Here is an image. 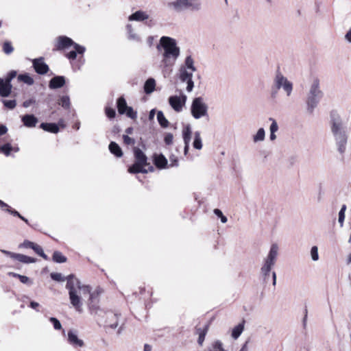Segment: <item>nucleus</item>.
Wrapping results in <instances>:
<instances>
[{
  "label": "nucleus",
  "mask_w": 351,
  "mask_h": 351,
  "mask_svg": "<svg viewBox=\"0 0 351 351\" xmlns=\"http://www.w3.org/2000/svg\"><path fill=\"white\" fill-rule=\"evenodd\" d=\"M66 288L69 290L71 304L79 312L82 311L81 300L84 297L88 296L91 302L95 297V293L90 292V287L82 284L80 280L73 275H69L66 277Z\"/></svg>",
  "instance_id": "obj_1"
},
{
  "label": "nucleus",
  "mask_w": 351,
  "mask_h": 351,
  "mask_svg": "<svg viewBox=\"0 0 351 351\" xmlns=\"http://www.w3.org/2000/svg\"><path fill=\"white\" fill-rule=\"evenodd\" d=\"M163 49L161 60V66L168 68L172 66L180 56V48L177 46L176 40L169 36H162L160 44L157 46L158 50Z\"/></svg>",
  "instance_id": "obj_2"
},
{
  "label": "nucleus",
  "mask_w": 351,
  "mask_h": 351,
  "mask_svg": "<svg viewBox=\"0 0 351 351\" xmlns=\"http://www.w3.org/2000/svg\"><path fill=\"white\" fill-rule=\"evenodd\" d=\"M330 130L333 136L335 145L340 154H343L346 149L348 134L343 125L341 117L338 114L330 117Z\"/></svg>",
  "instance_id": "obj_3"
},
{
  "label": "nucleus",
  "mask_w": 351,
  "mask_h": 351,
  "mask_svg": "<svg viewBox=\"0 0 351 351\" xmlns=\"http://www.w3.org/2000/svg\"><path fill=\"white\" fill-rule=\"evenodd\" d=\"M323 95L319 88V80L314 79L311 84L306 98L307 110L312 112Z\"/></svg>",
  "instance_id": "obj_4"
},
{
  "label": "nucleus",
  "mask_w": 351,
  "mask_h": 351,
  "mask_svg": "<svg viewBox=\"0 0 351 351\" xmlns=\"http://www.w3.org/2000/svg\"><path fill=\"white\" fill-rule=\"evenodd\" d=\"M191 114L195 119L208 116V106L203 97H197L193 99L191 105Z\"/></svg>",
  "instance_id": "obj_5"
},
{
  "label": "nucleus",
  "mask_w": 351,
  "mask_h": 351,
  "mask_svg": "<svg viewBox=\"0 0 351 351\" xmlns=\"http://www.w3.org/2000/svg\"><path fill=\"white\" fill-rule=\"evenodd\" d=\"M135 162L128 169L130 173H147L145 167L148 165L147 158L145 154L137 147L134 148Z\"/></svg>",
  "instance_id": "obj_6"
},
{
  "label": "nucleus",
  "mask_w": 351,
  "mask_h": 351,
  "mask_svg": "<svg viewBox=\"0 0 351 351\" xmlns=\"http://www.w3.org/2000/svg\"><path fill=\"white\" fill-rule=\"evenodd\" d=\"M169 5L173 7L177 12L185 9L192 11H198L201 9V3L198 0H176L169 3Z\"/></svg>",
  "instance_id": "obj_7"
},
{
  "label": "nucleus",
  "mask_w": 351,
  "mask_h": 351,
  "mask_svg": "<svg viewBox=\"0 0 351 351\" xmlns=\"http://www.w3.org/2000/svg\"><path fill=\"white\" fill-rule=\"evenodd\" d=\"M274 85L277 90L282 89L288 97L292 93L293 83L280 72L276 74Z\"/></svg>",
  "instance_id": "obj_8"
},
{
  "label": "nucleus",
  "mask_w": 351,
  "mask_h": 351,
  "mask_svg": "<svg viewBox=\"0 0 351 351\" xmlns=\"http://www.w3.org/2000/svg\"><path fill=\"white\" fill-rule=\"evenodd\" d=\"M279 252V247L278 244L273 243L266 257L263 261V265L261 267L272 269L274 267Z\"/></svg>",
  "instance_id": "obj_9"
},
{
  "label": "nucleus",
  "mask_w": 351,
  "mask_h": 351,
  "mask_svg": "<svg viewBox=\"0 0 351 351\" xmlns=\"http://www.w3.org/2000/svg\"><path fill=\"white\" fill-rule=\"evenodd\" d=\"M16 75V72L12 71L10 72L5 79L0 78V95L1 97H8L12 90L11 81Z\"/></svg>",
  "instance_id": "obj_10"
},
{
  "label": "nucleus",
  "mask_w": 351,
  "mask_h": 351,
  "mask_svg": "<svg viewBox=\"0 0 351 351\" xmlns=\"http://www.w3.org/2000/svg\"><path fill=\"white\" fill-rule=\"evenodd\" d=\"M194 72V71L185 69H179V79L181 82L186 83V90L188 93L192 92L194 88V82L193 81Z\"/></svg>",
  "instance_id": "obj_11"
},
{
  "label": "nucleus",
  "mask_w": 351,
  "mask_h": 351,
  "mask_svg": "<svg viewBox=\"0 0 351 351\" xmlns=\"http://www.w3.org/2000/svg\"><path fill=\"white\" fill-rule=\"evenodd\" d=\"M186 99V95L181 93L180 95L171 96L169 98V104L176 112H180L182 110Z\"/></svg>",
  "instance_id": "obj_12"
},
{
  "label": "nucleus",
  "mask_w": 351,
  "mask_h": 351,
  "mask_svg": "<svg viewBox=\"0 0 351 351\" xmlns=\"http://www.w3.org/2000/svg\"><path fill=\"white\" fill-rule=\"evenodd\" d=\"M32 62L33 66L37 73L44 75L48 72L49 66L45 63L43 58L34 59Z\"/></svg>",
  "instance_id": "obj_13"
},
{
  "label": "nucleus",
  "mask_w": 351,
  "mask_h": 351,
  "mask_svg": "<svg viewBox=\"0 0 351 351\" xmlns=\"http://www.w3.org/2000/svg\"><path fill=\"white\" fill-rule=\"evenodd\" d=\"M76 43L71 38L65 36H61L58 37L56 47L57 50H62L73 46Z\"/></svg>",
  "instance_id": "obj_14"
},
{
  "label": "nucleus",
  "mask_w": 351,
  "mask_h": 351,
  "mask_svg": "<svg viewBox=\"0 0 351 351\" xmlns=\"http://www.w3.org/2000/svg\"><path fill=\"white\" fill-rule=\"evenodd\" d=\"M67 335L68 341L71 346L75 348L84 346V341L78 337L77 331L71 330L68 332Z\"/></svg>",
  "instance_id": "obj_15"
},
{
  "label": "nucleus",
  "mask_w": 351,
  "mask_h": 351,
  "mask_svg": "<svg viewBox=\"0 0 351 351\" xmlns=\"http://www.w3.org/2000/svg\"><path fill=\"white\" fill-rule=\"evenodd\" d=\"M106 324L112 328H116L118 326L119 315L112 312L106 313Z\"/></svg>",
  "instance_id": "obj_16"
},
{
  "label": "nucleus",
  "mask_w": 351,
  "mask_h": 351,
  "mask_svg": "<svg viewBox=\"0 0 351 351\" xmlns=\"http://www.w3.org/2000/svg\"><path fill=\"white\" fill-rule=\"evenodd\" d=\"M74 50L66 53V57L71 60H74L77 58V54H83L86 50L85 47L78 44L73 45Z\"/></svg>",
  "instance_id": "obj_17"
},
{
  "label": "nucleus",
  "mask_w": 351,
  "mask_h": 351,
  "mask_svg": "<svg viewBox=\"0 0 351 351\" xmlns=\"http://www.w3.org/2000/svg\"><path fill=\"white\" fill-rule=\"evenodd\" d=\"M65 84V79L63 76H56L50 82L49 86L51 89H56L62 87Z\"/></svg>",
  "instance_id": "obj_18"
},
{
  "label": "nucleus",
  "mask_w": 351,
  "mask_h": 351,
  "mask_svg": "<svg viewBox=\"0 0 351 351\" xmlns=\"http://www.w3.org/2000/svg\"><path fill=\"white\" fill-rule=\"evenodd\" d=\"M22 121L27 128L35 127L38 123V119L33 114H25L22 117Z\"/></svg>",
  "instance_id": "obj_19"
},
{
  "label": "nucleus",
  "mask_w": 351,
  "mask_h": 351,
  "mask_svg": "<svg viewBox=\"0 0 351 351\" xmlns=\"http://www.w3.org/2000/svg\"><path fill=\"white\" fill-rule=\"evenodd\" d=\"M265 130L263 128H260L252 134V140L254 144L263 142L265 139Z\"/></svg>",
  "instance_id": "obj_20"
},
{
  "label": "nucleus",
  "mask_w": 351,
  "mask_h": 351,
  "mask_svg": "<svg viewBox=\"0 0 351 351\" xmlns=\"http://www.w3.org/2000/svg\"><path fill=\"white\" fill-rule=\"evenodd\" d=\"M149 18L148 14L143 11H136V12L131 14L128 19L130 21H143Z\"/></svg>",
  "instance_id": "obj_21"
},
{
  "label": "nucleus",
  "mask_w": 351,
  "mask_h": 351,
  "mask_svg": "<svg viewBox=\"0 0 351 351\" xmlns=\"http://www.w3.org/2000/svg\"><path fill=\"white\" fill-rule=\"evenodd\" d=\"M127 32H128V39L132 41L135 42H141V38L139 35L135 32L133 29L132 25L130 24L127 25L126 26Z\"/></svg>",
  "instance_id": "obj_22"
},
{
  "label": "nucleus",
  "mask_w": 351,
  "mask_h": 351,
  "mask_svg": "<svg viewBox=\"0 0 351 351\" xmlns=\"http://www.w3.org/2000/svg\"><path fill=\"white\" fill-rule=\"evenodd\" d=\"M182 137L184 144H189L191 139L192 130L189 124H186L182 129Z\"/></svg>",
  "instance_id": "obj_23"
},
{
  "label": "nucleus",
  "mask_w": 351,
  "mask_h": 351,
  "mask_svg": "<svg viewBox=\"0 0 351 351\" xmlns=\"http://www.w3.org/2000/svg\"><path fill=\"white\" fill-rule=\"evenodd\" d=\"M40 127L45 131L53 134H56L59 132V128L56 123H42Z\"/></svg>",
  "instance_id": "obj_24"
},
{
  "label": "nucleus",
  "mask_w": 351,
  "mask_h": 351,
  "mask_svg": "<svg viewBox=\"0 0 351 351\" xmlns=\"http://www.w3.org/2000/svg\"><path fill=\"white\" fill-rule=\"evenodd\" d=\"M180 69H185L190 71H196V67L195 66V62L191 56L186 57L184 63L180 66Z\"/></svg>",
  "instance_id": "obj_25"
},
{
  "label": "nucleus",
  "mask_w": 351,
  "mask_h": 351,
  "mask_svg": "<svg viewBox=\"0 0 351 351\" xmlns=\"http://www.w3.org/2000/svg\"><path fill=\"white\" fill-rule=\"evenodd\" d=\"M14 259L23 263H32L36 262V258H34L16 253L15 254Z\"/></svg>",
  "instance_id": "obj_26"
},
{
  "label": "nucleus",
  "mask_w": 351,
  "mask_h": 351,
  "mask_svg": "<svg viewBox=\"0 0 351 351\" xmlns=\"http://www.w3.org/2000/svg\"><path fill=\"white\" fill-rule=\"evenodd\" d=\"M244 324L245 322L243 321L233 328L231 335L233 339H237L241 335L244 330Z\"/></svg>",
  "instance_id": "obj_27"
},
{
  "label": "nucleus",
  "mask_w": 351,
  "mask_h": 351,
  "mask_svg": "<svg viewBox=\"0 0 351 351\" xmlns=\"http://www.w3.org/2000/svg\"><path fill=\"white\" fill-rule=\"evenodd\" d=\"M156 82L153 78L148 79L144 85V90L147 94L152 93L155 89Z\"/></svg>",
  "instance_id": "obj_28"
},
{
  "label": "nucleus",
  "mask_w": 351,
  "mask_h": 351,
  "mask_svg": "<svg viewBox=\"0 0 351 351\" xmlns=\"http://www.w3.org/2000/svg\"><path fill=\"white\" fill-rule=\"evenodd\" d=\"M109 149L112 154L115 155L117 157H121L123 155V152L121 151V149L114 142H111L109 145Z\"/></svg>",
  "instance_id": "obj_29"
},
{
  "label": "nucleus",
  "mask_w": 351,
  "mask_h": 351,
  "mask_svg": "<svg viewBox=\"0 0 351 351\" xmlns=\"http://www.w3.org/2000/svg\"><path fill=\"white\" fill-rule=\"evenodd\" d=\"M128 107L125 99L123 97H119L117 100L118 112L121 114H125Z\"/></svg>",
  "instance_id": "obj_30"
},
{
  "label": "nucleus",
  "mask_w": 351,
  "mask_h": 351,
  "mask_svg": "<svg viewBox=\"0 0 351 351\" xmlns=\"http://www.w3.org/2000/svg\"><path fill=\"white\" fill-rule=\"evenodd\" d=\"M154 162L158 168H164L167 164V160L163 155L160 154L155 156Z\"/></svg>",
  "instance_id": "obj_31"
},
{
  "label": "nucleus",
  "mask_w": 351,
  "mask_h": 351,
  "mask_svg": "<svg viewBox=\"0 0 351 351\" xmlns=\"http://www.w3.org/2000/svg\"><path fill=\"white\" fill-rule=\"evenodd\" d=\"M208 330V326L206 325L204 328H199L197 329L199 337L197 342L200 346L203 345L204 341L205 339V337L207 334V332Z\"/></svg>",
  "instance_id": "obj_32"
},
{
  "label": "nucleus",
  "mask_w": 351,
  "mask_h": 351,
  "mask_svg": "<svg viewBox=\"0 0 351 351\" xmlns=\"http://www.w3.org/2000/svg\"><path fill=\"white\" fill-rule=\"evenodd\" d=\"M157 119L162 128H167L169 125V121L165 118L163 112L162 111H158L157 113Z\"/></svg>",
  "instance_id": "obj_33"
},
{
  "label": "nucleus",
  "mask_w": 351,
  "mask_h": 351,
  "mask_svg": "<svg viewBox=\"0 0 351 351\" xmlns=\"http://www.w3.org/2000/svg\"><path fill=\"white\" fill-rule=\"evenodd\" d=\"M193 147L197 149L202 148V142L199 132H195L194 136V141L193 143Z\"/></svg>",
  "instance_id": "obj_34"
},
{
  "label": "nucleus",
  "mask_w": 351,
  "mask_h": 351,
  "mask_svg": "<svg viewBox=\"0 0 351 351\" xmlns=\"http://www.w3.org/2000/svg\"><path fill=\"white\" fill-rule=\"evenodd\" d=\"M0 208L2 210H6L14 216L21 217V215H20V213L19 212H17L16 210L10 209L9 206L1 200H0Z\"/></svg>",
  "instance_id": "obj_35"
},
{
  "label": "nucleus",
  "mask_w": 351,
  "mask_h": 351,
  "mask_svg": "<svg viewBox=\"0 0 351 351\" xmlns=\"http://www.w3.org/2000/svg\"><path fill=\"white\" fill-rule=\"evenodd\" d=\"M53 261L56 263H62L66 262V258L61 252L56 251L53 254Z\"/></svg>",
  "instance_id": "obj_36"
},
{
  "label": "nucleus",
  "mask_w": 351,
  "mask_h": 351,
  "mask_svg": "<svg viewBox=\"0 0 351 351\" xmlns=\"http://www.w3.org/2000/svg\"><path fill=\"white\" fill-rule=\"evenodd\" d=\"M18 80L28 85H32L34 82V79L28 74L19 75L18 76Z\"/></svg>",
  "instance_id": "obj_37"
},
{
  "label": "nucleus",
  "mask_w": 351,
  "mask_h": 351,
  "mask_svg": "<svg viewBox=\"0 0 351 351\" xmlns=\"http://www.w3.org/2000/svg\"><path fill=\"white\" fill-rule=\"evenodd\" d=\"M346 208H347L346 205L343 204V205H342L341 210L339 212L338 221H339L341 227H343V222L345 220V213H346Z\"/></svg>",
  "instance_id": "obj_38"
},
{
  "label": "nucleus",
  "mask_w": 351,
  "mask_h": 351,
  "mask_svg": "<svg viewBox=\"0 0 351 351\" xmlns=\"http://www.w3.org/2000/svg\"><path fill=\"white\" fill-rule=\"evenodd\" d=\"M32 250L44 259L48 260V256L44 253L43 248L40 245L34 243Z\"/></svg>",
  "instance_id": "obj_39"
},
{
  "label": "nucleus",
  "mask_w": 351,
  "mask_h": 351,
  "mask_svg": "<svg viewBox=\"0 0 351 351\" xmlns=\"http://www.w3.org/2000/svg\"><path fill=\"white\" fill-rule=\"evenodd\" d=\"M268 120L271 122L269 132H277L279 129L277 121L272 117H269Z\"/></svg>",
  "instance_id": "obj_40"
},
{
  "label": "nucleus",
  "mask_w": 351,
  "mask_h": 351,
  "mask_svg": "<svg viewBox=\"0 0 351 351\" xmlns=\"http://www.w3.org/2000/svg\"><path fill=\"white\" fill-rule=\"evenodd\" d=\"M64 108H69L70 107V99L68 96H62L58 103Z\"/></svg>",
  "instance_id": "obj_41"
},
{
  "label": "nucleus",
  "mask_w": 351,
  "mask_h": 351,
  "mask_svg": "<svg viewBox=\"0 0 351 351\" xmlns=\"http://www.w3.org/2000/svg\"><path fill=\"white\" fill-rule=\"evenodd\" d=\"M310 254L312 261H317L319 260L318 247L317 246L311 247Z\"/></svg>",
  "instance_id": "obj_42"
},
{
  "label": "nucleus",
  "mask_w": 351,
  "mask_h": 351,
  "mask_svg": "<svg viewBox=\"0 0 351 351\" xmlns=\"http://www.w3.org/2000/svg\"><path fill=\"white\" fill-rule=\"evenodd\" d=\"M10 275H12V276L19 278L20 281L23 284L31 283L30 279L26 276H23V275H20V274H15V273H10Z\"/></svg>",
  "instance_id": "obj_43"
},
{
  "label": "nucleus",
  "mask_w": 351,
  "mask_h": 351,
  "mask_svg": "<svg viewBox=\"0 0 351 351\" xmlns=\"http://www.w3.org/2000/svg\"><path fill=\"white\" fill-rule=\"evenodd\" d=\"M3 50L5 53L10 54L14 51V48L12 46L10 42L6 41L3 44Z\"/></svg>",
  "instance_id": "obj_44"
},
{
  "label": "nucleus",
  "mask_w": 351,
  "mask_h": 351,
  "mask_svg": "<svg viewBox=\"0 0 351 351\" xmlns=\"http://www.w3.org/2000/svg\"><path fill=\"white\" fill-rule=\"evenodd\" d=\"M12 150V147L9 143L5 144L0 147V151L3 152L5 156H9Z\"/></svg>",
  "instance_id": "obj_45"
},
{
  "label": "nucleus",
  "mask_w": 351,
  "mask_h": 351,
  "mask_svg": "<svg viewBox=\"0 0 351 351\" xmlns=\"http://www.w3.org/2000/svg\"><path fill=\"white\" fill-rule=\"evenodd\" d=\"M271 271V270L269 269L263 267L261 268V274L263 276L265 282H267L268 281Z\"/></svg>",
  "instance_id": "obj_46"
},
{
  "label": "nucleus",
  "mask_w": 351,
  "mask_h": 351,
  "mask_svg": "<svg viewBox=\"0 0 351 351\" xmlns=\"http://www.w3.org/2000/svg\"><path fill=\"white\" fill-rule=\"evenodd\" d=\"M50 276L51 278L56 281L62 282L66 280V278H64L60 273H51Z\"/></svg>",
  "instance_id": "obj_47"
},
{
  "label": "nucleus",
  "mask_w": 351,
  "mask_h": 351,
  "mask_svg": "<svg viewBox=\"0 0 351 351\" xmlns=\"http://www.w3.org/2000/svg\"><path fill=\"white\" fill-rule=\"evenodd\" d=\"M49 321L52 323L54 329L60 330L62 328V324L58 319L55 317H50Z\"/></svg>",
  "instance_id": "obj_48"
},
{
  "label": "nucleus",
  "mask_w": 351,
  "mask_h": 351,
  "mask_svg": "<svg viewBox=\"0 0 351 351\" xmlns=\"http://www.w3.org/2000/svg\"><path fill=\"white\" fill-rule=\"evenodd\" d=\"M213 212L217 217H219L220 218L221 221L223 223H225L227 222V221H228L227 217L223 215L222 212L219 209L215 208Z\"/></svg>",
  "instance_id": "obj_49"
},
{
  "label": "nucleus",
  "mask_w": 351,
  "mask_h": 351,
  "mask_svg": "<svg viewBox=\"0 0 351 351\" xmlns=\"http://www.w3.org/2000/svg\"><path fill=\"white\" fill-rule=\"evenodd\" d=\"M3 103L9 109L14 108L16 105V100H3Z\"/></svg>",
  "instance_id": "obj_50"
},
{
  "label": "nucleus",
  "mask_w": 351,
  "mask_h": 351,
  "mask_svg": "<svg viewBox=\"0 0 351 351\" xmlns=\"http://www.w3.org/2000/svg\"><path fill=\"white\" fill-rule=\"evenodd\" d=\"M214 351H226L223 348V343L220 341H216L213 344Z\"/></svg>",
  "instance_id": "obj_51"
},
{
  "label": "nucleus",
  "mask_w": 351,
  "mask_h": 351,
  "mask_svg": "<svg viewBox=\"0 0 351 351\" xmlns=\"http://www.w3.org/2000/svg\"><path fill=\"white\" fill-rule=\"evenodd\" d=\"M125 114L131 119H134L136 118V112L134 111L132 107L128 106Z\"/></svg>",
  "instance_id": "obj_52"
},
{
  "label": "nucleus",
  "mask_w": 351,
  "mask_h": 351,
  "mask_svg": "<svg viewBox=\"0 0 351 351\" xmlns=\"http://www.w3.org/2000/svg\"><path fill=\"white\" fill-rule=\"evenodd\" d=\"M123 142L126 145H134L135 140L132 138L128 136V135L125 134L123 136Z\"/></svg>",
  "instance_id": "obj_53"
},
{
  "label": "nucleus",
  "mask_w": 351,
  "mask_h": 351,
  "mask_svg": "<svg viewBox=\"0 0 351 351\" xmlns=\"http://www.w3.org/2000/svg\"><path fill=\"white\" fill-rule=\"evenodd\" d=\"M34 245V243L27 241V240H25L23 241V243H22L21 244L19 245V247L32 249Z\"/></svg>",
  "instance_id": "obj_54"
},
{
  "label": "nucleus",
  "mask_w": 351,
  "mask_h": 351,
  "mask_svg": "<svg viewBox=\"0 0 351 351\" xmlns=\"http://www.w3.org/2000/svg\"><path fill=\"white\" fill-rule=\"evenodd\" d=\"M173 134L171 133H168L165 135L164 141L167 145H169L173 143Z\"/></svg>",
  "instance_id": "obj_55"
},
{
  "label": "nucleus",
  "mask_w": 351,
  "mask_h": 351,
  "mask_svg": "<svg viewBox=\"0 0 351 351\" xmlns=\"http://www.w3.org/2000/svg\"><path fill=\"white\" fill-rule=\"evenodd\" d=\"M106 114L108 118L112 119L115 117L116 112L113 108H106Z\"/></svg>",
  "instance_id": "obj_56"
},
{
  "label": "nucleus",
  "mask_w": 351,
  "mask_h": 351,
  "mask_svg": "<svg viewBox=\"0 0 351 351\" xmlns=\"http://www.w3.org/2000/svg\"><path fill=\"white\" fill-rule=\"evenodd\" d=\"M169 160H170V166L171 167H174V166H178V159H177V157L172 155L169 157Z\"/></svg>",
  "instance_id": "obj_57"
},
{
  "label": "nucleus",
  "mask_w": 351,
  "mask_h": 351,
  "mask_svg": "<svg viewBox=\"0 0 351 351\" xmlns=\"http://www.w3.org/2000/svg\"><path fill=\"white\" fill-rule=\"evenodd\" d=\"M1 252L3 253L5 255L9 256L12 259H14L15 254H16V253L11 252L10 251H7V250H2Z\"/></svg>",
  "instance_id": "obj_58"
},
{
  "label": "nucleus",
  "mask_w": 351,
  "mask_h": 351,
  "mask_svg": "<svg viewBox=\"0 0 351 351\" xmlns=\"http://www.w3.org/2000/svg\"><path fill=\"white\" fill-rule=\"evenodd\" d=\"M34 102L32 99L26 100L23 102V106L25 108H28Z\"/></svg>",
  "instance_id": "obj_59"
},
{
  "label": "nucleus",
  "mask_w": 351,
  "mask_h": 351,
  "mask_svg": "<svg viewBox=\"0 0 351 351\" xmlns=\"http://www.w3.org/2000/svg\"><path fill=\"white\" fill-rule=\"evenodd\" d=\"M8 131L6 126L1 125H0V136L5 134Z\"/></svg>",
  "instance_id": "obj_60"
},
{
  "label": "nucleus",
  "mask_w": 351,
  "mask_h": 351,
  "mask_svg": "<svg viewBox=\"0 0 351 351\" xmlns=\"http://www.w3.org/2000/svg\"><path fill=\"white\" fill-rule=\"evenodd\" d=\"M154 36H149L147 38V45L151 47L152 45H153V42H154Z\"/></svg>",
  "instance_id": "obj_61"
},
{
  "label": "nucleus",
  "mask_w": 351,
  "mask_h": 351,
  "mask_svg": "<svg viewBox=\"0 0 351 351\" xmlns=\"http://www.w3.org/2000/svg\"><path fill=\"white\" fill-rule=\"evenodd\" d=\"M29 306L34 309H36L39 306V304L36 302H31Z\"/></svg>",
  "instance_id": "obj_62"
},
{
  "label": "nucleus",
  "mask_w": 351,
  "mask_h": 351,
  "mask_svg": "<svg viewBox=\"0 0 351 351\" xmlns=\"http://www.w3.org/2000/svg\"><path fill=\"white\" fill-rule=\"evenodd\" d=\"M346 38L348 41L351 43V29L346 34Z\"/></svg>",
  "instance_id": "obj_63"
},
{
  "label": "nucleus",
  "mask_w": 351,
  "mask_h": 351,
  "mask_svg": "<svg viewBox=\"0 0 351 351\" xmlns=\"http://www.w3.org/2000/svg\"><path fill=\"white\" fill-rule=\"evenodd\" d=\"M152 347L149 344H145L144 351H152Z\"/></svg>",
  "instance_id": "obj_64"
}]
</instances>
